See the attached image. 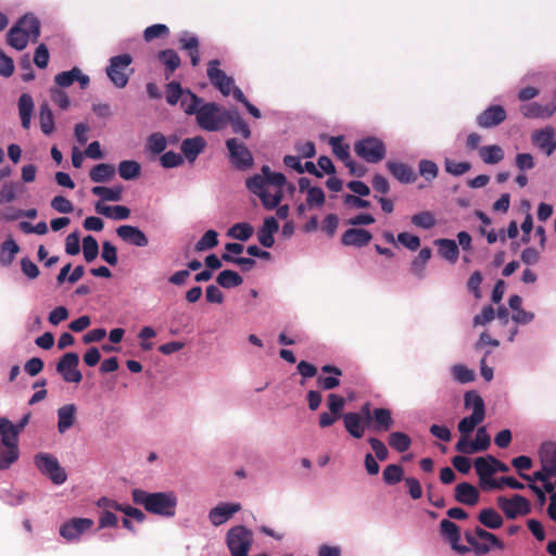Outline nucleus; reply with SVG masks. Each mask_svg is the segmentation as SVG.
I'll return each mask as SVG.
<instances>
[{"label": "nucleus", "instance_id": "1", "mask_svg": "<svg viewBox=\"0 0 556 556\" xmlns=\"http://www.w3.org/2000/svg\"><path fill=\"white\" fill-rule=\"evenodd\" d=\"M131 500L146 511L164 518H173L178 506V496L174 491L148 492L137 488L131 490Z\"/></svg>", "mask_w": 556, "mask_h": 556}, {"label": "nucleus", "instance_id": "2", "mask_svg": "<svg viewBox=\"0 0 556 556\" xmlns=\"http://www.w3.org/2000/svg\"><path fill=\"white\" fill-rule=\"evenodd\" d=\"M40 37V21L33 13L20 17L7 34L8 45L17 51L24 50L28 41L36 42Z\"/></svg>", "mask_w": 556, "mask_h": 556}, {"label": "nucleus", "instance_id": "3", "mask_svg": "<svg viewBox=\"0 0 556 556\" xmlns=\"http://www.w3.org/2000/svg\"><path fill=\"white\" fill-rule=\"evenodd\" d=\"M464 536L470 551L472 549L478 556L488 554L492 548H504V543L495 534L480 526L466 530Z\"/></svg>", "mask_w": 556, "mask_h": 556}, {"label": "nucleus", "instance_id": "4", "mask_svg": "<svg viewBox=\"0 0 556 556\" xmlns=\"http://www.w3.org/2000/svg\"><path fill=\"white\" fill-rule=\"evenodd\" d=\"M225 542L231 556H250L254 535L252 530L238 525L227 531Z\"/></svg>", "mask_w": 556, "mask_h": 556}, {"label": "nucleus", "instance_id": "5", "mask_svg": "<svg viewBox=\"0 0 556 556\" xmlns=\"http://www.w3.org/2000/svg\"><path fill=\"white\" fill-rule=\"evenodd\" d=\"M132 63V56L128 53L118 54L115 56H112L109 60V65L105 70L106 76L109 77L110 81L116 87V88H124L127 86L129 81V76L132 71L129 73L127 72L128 67Z\"/></svg>", "mask_w": 556, "mask_h": 556}, {"label": "nucleus", "instance_id": "6", "mask_svg": "<svg viewBox=\"0 0 556 556\" xmlns=\"http://www.w3.org/2000/svg\"><path fill=\"white\" fill-rule=\"evenodd\" d=\"M34 464L41 475L46 476L56 485L63 484L67 479L65 470L52 454L45 452L36 454L34 456Z\"/></svg>", "mask_w": 556, "mask_h": 556}, {"label": "nucleus", "instance_id": "7", "mask_svg": "<svg viewBox=\"0 0 556 556\" xmlns=\"http://www.w3.org/2000/svg\"><path fill=\"white\" fill-rule=\"evenodd\" d=\"M354 151L359 157L371 164L382 161L387 153L383 141L377 137H366L356 141Z\"/></svg>", "mask_w": 556, "mask_h": 556}, {"label": "nucleus", "instance_id": "8", "mask_svg": "<svg viewBox=\"0 0 556 556\" xmlns=\"http://www.w3.org/2000/svg\"><path fill=\"white\" fill-rule=\"evenodd\" d=\"M225 143L228 150L229 162L235 169L244 172L253 166V154L244 143L240 142L237 138H229Z\"/></svg>", "mask_w": 556, "mask_h": 556}, {"label": "nucleus", "instance_id": "9", "mask_svg": "<svg viewBox=\"0 0 556 556\" xmlns=\"http://www.w3.org/2000/svg\"><path fill=\"white\" fill-rule=\"evenodd\" d=\"M195 117L198 125L203 130L218 131L223 129L222 106L215 102L202 104Z\"/></svg>", "mask_w": 556, "mask_h": 556}, {"label": "nucleus", "instance_id": "10", "mask_svg": "<svg viewBox=\"0 0 556 556\" xmlns=\"http://www.w3.org/2000/svg\"><path fill=\"white\" fill-rule=\"evenodd\" d=\"M497 505L508 519H515L531 511L530 502L520 494H514L510 498L500 496Z\"/></svg>", "mask_w": 556, "mask_h": 556}, {"label": "nucleus", "instance_id": "11", "mask_svg": "<svg viewBox=\"0 0 556 556\" xmlns=\"http://www.w3.org/2000/svg\"><path fill=\"white\" fill-rule=\"evenodd\" d=\"M220 62L217 59L211 60L207 63L206 74L210 83L219 90L223 96H229L231 88L235 85L232 77L226 75L224 71L219 68Z\"/></svg>", "mask_w": 556, "mask_h": 556}, {"label": "nucleus", "instance_id": "12", "mask_svg": "<svg viewBox=\"0 0 556 556\" xmlns=\"http://www.w3.org/2000/svg\"><path fill=\"white\" fill-rule=\"evenodd\" d=\"M79 356L77 353H65L56 364V371L62 376L64 381L79 383L83 379L81 372L78 370Z\"/></svg>", "mask_w": 556, "mask_h": 556}, {"label": "nucleus", "instance_id": "13", "mask_svg": "<svg viewBox=\"0 0 556 556\" xmlns=\"http://www.w3.org/2000/svg\"><path fill=\"white\" fill-rule=\"evenodd\" d=\"M440 535L448 542L451 548L460 554L465 555L470 552V548L459 543L462 534L459 527L450 519H443L440 522Z\"/></svg>", "mask_w": 556, "mask_h": 556}, {"label": "nucleus", "instance_id": "14", "mask_svg": "<svg viewBox=\"0 0 556 556\" xmlns=\"http://www.w3.org/2000/svg\"><path fill=\"white\" fill-rule=\"evenodd\" d=\"M93 526L90 518H72L60 527V535L68 542L78 541Z\"/></svg>", "mask_w": 556, "mask_h": 556}, {"label": "nucleus", "instance_id": "15", "mask_svg": "<svg viewBox=\"0 0 556 556\" xmlns=\"http://www.w3.org/2000/svg\"><path fill=\"white\" fill-rule=\"evenodd\" d=\"M241 508L240 503H219L208 511V520L215 527L222 526L239 513Z\"/></svg>", "mask_w": 556, "mask_h": 556}, {"label": "nucleus", "instance_id": "16", "mask_svg": "<svg viewBox=\"0 0 556 556\" xmlns=\"http://www.w3.org/2000/svg\"><path fill=\"white\" fill-rule=\"evenodd\" d=\"M555 130L552 126L534 130L531 134V142L544 152L547 156L552 155L556 150V142H554Z\"/></svg>", "mask_w": 556, "mask_h": 556}, {"label": "nucleus", "instance_id": "17", "mask_svg": "<svg viewBox=\"0 0 556 556\" xmlns=\"http://www.w3.org/2000/svg\"><path fill=\"white\" fill-rule=\"evenodd\" d=\"M116 235L124 242L137 248H146L149 244L147 235L137 226L122 225L116 228Z\"/></svg>", "mask_w": 556, "mask_h": 556}, {"label": "nucleus", "instance_id": "18", "mask_svg": "<svg viewBox=\"0 0 556 556\" xmlns=\"http://www.w3.org/2000/svg\"><path fill=\"white\" fill-rule=\"evenodd\" d=\"M507 113L502 105H490L477 116V125L481 128H492L503 123Z\"/></svg>", "mask_w": 556, "mask_h": 556}, {"label": "nucleus", "instance_id": "19", "mask_svg": "<svg viewBox=\"0 0 556 556\" xmlns=\"http://www.w3.org/2000/svg\"><path fill=\"white\" fill-rule=\"evenodd\" d=\"M263 180L260 178V175H253L245 180L247 189L260 198L263 206L266 210H274L279 204L273 198V194L268 193L267 189H262Z\"/></svg>", "mask_w": 556, "mask_h": 556}, {"label": "nucleus", "instance_id": "20", "mask_svg": "<svg viewBox=\"0 0 556 556\" xmlns=\"http://www.w3.org/2000/svg\"><path fill=\"white\" fill-rule=\"evenodd\" d=\"M372 239L371 233L364 228L352 227L346 229L341 236V243L346 247L363 248Z\"/></svg>", "mask_w": 556, "mask_h": 556}, {"label": "nucleus", "instance_id": "21", "mask_svg": "<svg viewBox=\"0 0 556 556\" xmlns=\"http://www.w3.org/2000/svg\"><path fill=\"white\" fill-rule=\"evenodd\" d=\"M329 143L334 155L344 162L345 166L349 167L352 174H356L357 176L363 175V169L358 172L356 170V163L351 159L350 155V147L342 143V137H331Z\"/></svg>", "mask_w": 556, "mask_h": 556}, {"label": "nucleus", "instance_id": "22", "mask_svg": "<svg viewBox=\"0 0 556 556\" xmlns=\"http://www.w3.org/2000/svg\"><path fill=\"white\" fill-rule=\"evenodd\" d=\"M455 501L467 506H475L479 503L480 492L469 482H460L455 486Z\"/></svg>", "mask_w": 556, "mask_h": 556}, {"label": "nucleus", "instance_id": "23", "mask_svg": "<svg viewBox=\"0 0 556 556\" xmlns=\"http://www.w3.org/2000/svg\"><path fill=\"white\" fill-rule=\"evenodd\" d=\"M386 167L401 184H413L417 178L414 169L406 163L388 161Z\"/></svg>", "mask_w": 556, "mask_h": 556}, {"label": "nucleus", "instance_id": "24", "mask_svg": "<svg viewBox=\"0 0 556 556\" xmlns=\"http://www.w3.org/2000/svg\"><path fill=\"white\" fill-rule=\"evenodd\" d=\"M279 229V224L274 216L266 217L262 227L257 230V240L264 248H271L275 243L274 233Z\"/></svg>", "mask_w": 556, "mask_h": 556}, {"label": "nucleus", "instance_id": "25", "mask_svg": "<svg viewBox=\"0 0 556 556\" xmlns=\"http://www.w3.org/2000/svg\"><path fill=\"white\" fill-rule=\"evenodd\" d=\"M77 407L74 404H65L58 408V431L61 434L67 432L76 421Z\"/></svg>", "mask_w": 556, "mask_h": 556}, {"label": "nucleus", "instance_id": "26", "mask_svg": "<svg viewBox=\"0 0 556 556\" xmlns=\"http://www.w3.org/2000/svg\"><path fill=\"white\" fill-rule=\"evenodd\" d=\"M206 141L203 137L197 136L182 140L180 150L189 163H193L198 155L205 149Z\"/></svg>", "mask_w": 556, "mask_h": 556}, {"label": "nucleus", "instance_id": "27", "mask_svg": "<svg viewBox=\"0 0 556 556\" xmlns=\"http://www.w3.org/2000/svg\"><path fill=\"white\" fill-rule=\"evenodd\" d=\"M345 430L355 439L363 438L365 433V422L358 413L349 412L342 415Z\"/></svg>", "mask_w": 556, "mask_h": 556}, {"label": "nucleus", "instance_id": "28", "mask_svg": "<svg viewBox=\"0 0 556 556\" xmlns=\"http://www.w3.org/2000/svg\"><path fill=\"white\" fill-rule=\"evenodd\" d=\"M17 108L22 127L29 129L35 108L33 97L29 93H22L18 98Z\"/></svg>", "mask_w": 556, "mask_h": 556}, {"label": "nucleus", "instance_id": "29", "mask_svg": "<svg viewBox=\"0 0 556 556\" xmlns=\"http://www.w3.org/2000/svg\"><path fill=\"white\" fill-rule=\"evenodd\" d=\"M394 424L391 410L388 408H375L372 410L371 430L374 432L388 431Z\"/></svg>", "mask_w": 556, "mask_h": 556}, {"label": "nucleus", "instance_id": "30", "mask_svg": "<svg viewBox=\"0 0 556 556\" xmlns=\"http://www.w3.org/2000/svg\"><path fill=\"white\" fill-rule=\"evenodd\" d=\"M20 456L18 445L10 441H0V470L9 469Z\"/></svg>", "mask_w": 556, "mask_h": 556}, {"label": "nucleus", "instance_id": "31", "mask_svg": "<svg viewBox=\"0 0 556 556\" xmlns=\"http://www.w3.org/2000/svg\"><path fill=\"white\" fill-rule=\"evenodd\" d=\"M434 245L438 247L439 255L445 261L455 264L459 256V249L453 239H437Z\"/></svg>", "mask_w": 556, "mask_h": 556}, {"label": "nucleus", "instance_id": "32", "mask_svg": "<svg viewBox=\"0 0 556 556\" xmlns=\"http://www.w3.org/2000/svg\"><path fill=\"white\" fill-rule=\"evenodd\" d=\"M94 210L98 214L103 215L114 220H125L130 216V210L124 205H104L101 202H97Z\"/></svg>", "mask_w": 556, "mask_h": 556}, {"label": "nucleus", "instance_id": "33", "mask_svg": "<svg viewBox=\"0 0 556 556\" xmlns=\"http://www.w3.org/2000/svg\"><path fill=\"white\" fill-rule=\"evenodd\" d=\"M464 406L467 409H472L471 415L484 419L485 404L482 396L477 391L470 390L465 393Z\"/></svg>", "mask_w": 556, "mask_h": 556}, {"label": "nucleus", "instance_id": "34", "mask_svg": "<svg viewBox=\"0 0 556 556\" xmlns=\"http://www.w3.org/2000/svg\"><path fill=\"white\" fill-rule=\"evenodd\" d=\"M540 458L544 471L551 477H556V447L551 443L544 444L540 451Z\"/></svg>", "mask_w": 556, "mask_h": 556}, {"label": "nucleus", "instance_id": "35", "mask_svg": "<svg viewBox=\"0 0 556 556\" xmlns=\"http://www.w3.org/2000/svg\"><path fill=\"white\" fill-rule=\"evenodd\" d=\"M432 251L430 248H422L418 255L412 261L410 273L418 279L425 278V268L431 258Z\"/></svg>", "mask_w": 556, "mask_h": 556}, {"label": "nucleus", "instance_id": "36", "mask_svg": "<svg viewBox=\"0 0 556 556\" xmlns=\"http://www.w3.org/2000/svg\"><path fill=\"white\" fill-rule=\"evenodd\" d=\"M479 156L483 163L494 165L504 159V150L498 144L483 146L479 148Z\"/></svg>", "mask_w": 556, "mask_h": 556}, {"label": "nucleus", "instance_id": "37", "mask_svg": "<svg viewBox=\"0 0 556 556\" xmlns=\"http://www.w3.org/2000/svg\"><path fill=\"white\" fill-rule=\"evenodd\" d=\"M39 124L43 135L50 136L53 132L54 115L48 102H43L39 106Z\"/></svg>", "mask_w": 556, "mask_h": 556}, {"label": "nucleus", "instance_id": "38", "mask_svg": "<svg viewBox=\"0 0 556 556\" xmlns=\"http://www.w3.org/2000/svg\"><path fill=\"white\" fill-rule=\"evenodd\" d=\"M18 252L20 247L14 239H5L0 245V265L10 266Z\"/></svg>", "mask_w": 556, "mask_h": 556}, {"label": "nucleus", "instance_id": "39", "mask_svg": "<svg viewBox=\"0 0 556 556\" xmlns=\"http://www.w3.org/2000/svg\"><path fill=\"white\" fill-rule=\"evenodd\" d=\"M478 520L483 527L492 530L503 526V518L494 508L481 509L478 515Z\"/></svg>", "mask_w": 556, "mask_h": 556}, {"label": "nucleus", "instance_id": "40", "mask_svg": "<svg viewBox=\"0 0 556 556\" xmlns=\"http://www.w3.org/2000/svg\"><path fill=\"white\" fill-rule=\"evenodd\" d=\"M115 175V168L111 164L100 163L94 165L90 173L89 177L93 182H106L110 181Z\"/></svg>", "mask_w": 556, "mask_h": 556}, {"label": "nucleus", "instance_id": "41", "mask_svg": "<svg viewBox=\"0 0 556 556\" xmlns=\"http://www.w3.org/2000/svg\"><path fill=\"white\" fill-rule=\"evenodd\" d=\"M91 192L99 197L102 201H112L117 202L122 200L123 197V187L114 186V187H105V186H96L91 189Z\"/></svg>", "mask_w": 556, "mask_h": 556}, {"label": "nucleus", "instance_id": "42", "mask_svg": "<svg viewBox=\"0 0 556 556\" xmlns=\"http://www.w3.org/2000/svg\"><path fill=\"white\" fill-rule=\"evenodd\" d=\"M520 111L526 118L547 119L552 117L549 109L546 105H542L538 102L525 104L521 106Z\"/></svg>", "mask_w": 556, "mask_h": 556}, {"label": "nucleus", "instance_id": "43", "mask_svg": "<svg viewBox=\"0 0 556 556\" xmlns=\"http://www.w3.org/2000/svg\"><path fill=\"white\" fill-rule=\"evenodd\" d=\"M28 493L14 488L0 490L1 501L10 506H20L26 501Z\"/></svg>", "mask_w": 556, "mask_h": 556}, {"label": "nucleus", "instance_id": "44", "mask_svg": "<svg viewBox=\"0 0 556 556\" xmlns=\"http://www.w3.org/2000/svg\"><path fill=\"white\" fill-rule=\"evenodd\" d=\"M201 105L202 99L189 89H186V93L182 96V99L180 100V106L184 110V112L188 115L197 116Z\"/></svg>", "mask_w": 556, "mask_h": 556}, {"label": "nucleus", "instance_id": "45", "mask_svg": "<svg viewBox=\"0 0 556 556\" xmlns=\"http://www.w3.org/2000/svg\"><path fill=\"white\" fill-rule=\"evenodd\" d=\"M216 282L222 288L231 289L240 286L243 282V278L235 270L225 269L217 275Z\"/></svg>", "mask_w": 556, "mask_h": 556}, {"label": "nucleus", "instance_id": "46", "mask_svg": "<svg viewBox=\"0 0 556 556\" xmlns=\"http://www.w3.org/2000/svg\"><path fill=\"white\" fill-rule=\"evenodd\" d=\"M254 232V228L245 222L237 223L227 230V236L239 241H248Z\"/></svg>", "mask_w": 556, "mask_h": 556}, {"label": "nucleus", "instance_id": "47", "mask_svg": "<svg viewBox=\"0 0 556 556\" xmlns=\"http://www.w3.org/2000/svg\"><path fill=\"white\" fill-rule=\"evenodd\" d=\"M388 442L389 445L399 453L406 452L412 445V439L401 431L391 432Z\"/></svg>", "mask_w": 556, "mask_h": 556}, {"label": "nucleus", "instance_id": "48", "mask_svg": "<svg viewBox=\"0 0 556 556\" xmlns=\"http://www.w3.org/2000/svg\"><path fill=\"white\" fill-rule=\"evenodd\" d=\"M167 140L161 132H153L147 138L146 149L153 155H159L165 151Z\"/></svg>", "mask_w": 556, "mask_h": 556}, {"label": "nucleus", "instance_id": "49", "mask_svg": "<svg viewBox=\"0 0 556 556\" xmlns=\"http://www.w3.org/2000/svg\"><path fill=\"white\" fill-rule=\"evenodd\" d=\"M160 62L166 67L169 74L180 66V58L173 49H165L159 52Z\"/></svg>", "mask_w": 556, "mask_h": 556}, {"label": "nucleus", "instance_id": "50", "mask_svg": "<svg viewBox=\"0 0 556 556\" xmlns=\"http://www.w3.org/2000/svg\"><path fill=\"white\" fill-rule=\"evenodd\" d=\"M141 166L137 161L126 160L118 164V174L125 180H132L140 175Z\"/></svg>", "mask_w": 556, "mask_h": 556}, {"label": "nucleus", "instance_id": "51", "mask_svg": "<svg viewBox=\"0 0 556 556\" xmlns=\"http://www.w3.org/2000/svg\"><path fill=\"white\" fill-rule=\"evenodd\" d=\"M451 372L455 381L459 383H469L476 379L475 370L463 364H455L451 367Z\"/></svg>", "mask_w": 556, "mask_h": 556}, {"label": "nucleus", "instance_id": "52", "mask_svg": "<svg viewBox=\"0 0 556 556\" xmlns=\"http://www.w3.org/2000/svg\"><path fill=\"white\" fill-rule=\"evenodd\" d=\"M412 224L415 227L429 230L435 226V217L430 211H422L417 214H414L410 218Z\"/></svg>", "mask_w": 556, "mask_h": 556}, {"label": "nucleus", "instance_id": "53", "mask_svg": "<svg viewBox=\"0 0 556 556\" xmlns=\"http://www.w3.org/2000/svg\"><path fill=\"white\" fill-rule=\"evenodd\" d=\"M403 475V467L396 464L388 465L382 472L383 481L389 485H393L402 481Z\"/></svg>", "mask_w": 556, "mask_h": 556}, {"label": "nucleus", "instance_id": "54", "mask_svg": "<svg viewBox=\"0 0 556 556\" xmlns=\"http://www.w3.org/2000/svg\"><path fill=\"white\" fill-rule=\"evenodd\" d=\"M83 253L87 263L97 258L99 254V244L92 236H86L83 239Z\"/></svg>", "mask_w": 556, "mask_h": 556}, {"label": "nucleus", "instance_id": "55", "mask_svg": "<svg viewBox=\"0 0 556 556\" xmlns=\"http://www.w3.org/2000/svg\"><path fill=\"white\" fill-rule=\"evenodd\" d=\"M483 281V275L479 270H475L466 282L467 291L475 296L476 300L482 298L481 283Z\"/></svg>", "mask_w": 556, "mask_h": 556}, {"label": "nucleus", "instance_id": "56", "mask_svg": "<svg viewBox=\"0 0 556 556\" xmlns=\"http://www.w3.org/2000/svg\"><path fill=\"white\" fill-rule=\"evenodd\" d=\"M475 468L479 477V481L495 473V468H493V463L489 459V455L476 458Z\"/></svg>", "mask_w": 556, "mask_h": 556}, {"label": "nucleus", "instance_id": "57", "mask_svg": "<svg viewBox=\"0 0 556 556\" xmlns=\"http://www.w3.org/2000/svg\"><path fill=\"white\" fill-rule=\"evenodd\" d=\"M79 73V67L74 66L70 71L61 72L54 76L55 87L62 89L72 86L76 81V74Z\"/></svg>", "mask_w": 556, "mask_h": 556}, {"label": "nucleus", "instance_id": "58", "mask_svg": "<svg viewBox=\"0 0 556 556\" xmlns=\"http://www.w3.org/2000/svg\"><path fill=\"white\" fill-rule=\"evenodd\" d=\"M166 102L169 105H176L182 96L186 93V89H182L180 84L177 81H170L166 85Z\"/></svg>", "mask_w": 556, "mask_h": 556}, {"label": "nucleus", "instance_id": "59", "mask_svg": "<svg viewBox=\"0 0 556 556\" xmlns=\"http://www.w3.org/2000/svg\"><path fill=\"white\" fill-rule=\"evenodd\" d=\"M222 260L226 263L240 266L243 271H249L256 265V261L252 257L233 256L229 253H223Z\"/></svg>", "mask_w": 556, "mask_h": 556}, {"label": "nucleus", "instance_id": "60", "mask_svg": "<svg viewBox=\"0 0 556 556\" xmlns=\"http://www.w3.org/2000/svg\"><path fill=\"white\" fill-rule=\"evenodd\" d=\"M418 170L419 175L430 182L438 176L439 167L433 161L420 160Z\"/></svg>", "mask_w": 556, "mask_h": 556}, {"label": "nucleus", "instance_id": "61", "mask_svg": "<svg viewBox=\"0 0 556 556\" xmlns=\"http://www.w3.org/2000/svg\"><path fill=\"white\" fill-rule=\"evenodd\" d=\"M218 233L210 229L204 232L200 240L195 244L197 251H205L215 248L218 244Z\"/></svg>", "mask_w": 556, "mask_h": 556}, {"label": "nucleus", "instance_id": "62", "mask_svg": "<svg viewBox=\"0 0 556 556\" xmlns=\"http://www.w3.org/2000/svg\"><path fill=\"white\" fill-rule=\"evenodd\" d=\"M445 170L453 176H462L471 168L469 162H456L451 159L444 161Z\"/></svg>", "mask_w": 556, "mask_h": 556}, {"label": "nucleus", "instance_id": "63", "mask_svg": "<svg viewBox=\"0 0 556 556\" xmlns=\"http://www.w3.org/2000/svg\"><path fill=\"white\" fill-rule=\"evenodd\" d=\"M484 419L470 415L468 417H464L458 422V431L462 435H469L475 428L481 424Z\"/></svg>", "mask_w": 556, "mask_h": 556}, {"label": "nucleus", "instance_id": "64", "mask_svg": "<svg viewBox=\"0 0 556 556\" xmlns=\"http://www.w3.org/2000/svg\"><path fill=\"white\" fill-rule=\"evenodd\" d=\"M160 163L164 168H175L184 163V156L174 151H167L161 155Z\"/></svg>", "mask_w": 556, "mask_h": 556}]
</instances>
